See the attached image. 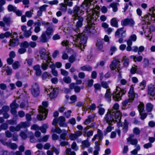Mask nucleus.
Returning a JSON list of instances; mask_svg holds the SVG:
<instances>
[{
    "label": "nucleus",
    "instance_id": "24",
    "mask_svg": "<svg viewBox=\"0 0 155 155\" xmlns=\"http://www.w3.org/2000/svg\"><path fill=\"white\" fill-rule=\"evenodd\" d=\"M3 20L4 23L6 24L7 26L9 27L10 26L11 20L10 18L7 17H4L3 18Z\"/></svg>",
    "mask_w": 155,
    "mask_h": 155
},
{
    "label": "nucleus",
    "instance_id": "32",
    "mask_svg": "<svg viewBox=\"0 0 155 155\" xmlns=\"http://www.w3.org/2000/svg\"><path fill=\"white\" fill-rule=\"evenodd\" d=\"M93 0H85L82 4V5L84 7L85 6L87 7L90 3L93 1Z\"/></svg>",
    "mask_w": 155,
    "mask_h": 155
},
{
    "label": "nucleus",
    "instance_id": "62",
    "mask_svg": "<svg viewBox=\"0 0 155 155\" xmlns=\"http://www.w3.org/2000/svg\"><path fill=\"white\" fill-rule=\"evenodd\" d=\"M31 33L30 31L26 30L24 32V36L25 37H28L31 35Z\"/></svg>",
    "mask_w": 155,
    "mask_h": 155
},
{
    "label": "nucleus",
    "instance_id": "27",
    "mask_svg": "<svg viewBox=\"0 0 155 155\" xmlns=\"http://www.w3.org/2000/svg\"><path fill=\"white\" fill-rule=\"evenodd\" d=\"M97 136L99 140H101L103 138V134L102 131L99 129L97 130Z\"/></svg>",
    "mask_w": 155,
    "mask_h": 155
},
{
    "label": "nucleus",
    "instance_id": "2",
    "mask_svg": "<svg viewBox=\"0 0 155 155\" xmlns=\"http://www.w3.org/2000/svg\"><path fill=\"white\" fill-rule=\"evenodd\" d=\"M149 11L150 12L144 16L143 17L144 21L148 24H150L152 22H155V6L150 8Z\"/></svg>",
    "mask_w": 155,
    "mask_h": 155
},
{
    "label": "nucleus",
    "instance_id": "30",
    "mask_svg": "<svg viewBox=\"0 0 155 155\" xmlns=\"http://www.w3.org/2000/svg\"><path fill=\"white\" fill-rule=\"evenodd\" d=\"M144 108L143 103H140L138 106V109L140 113L143 111Z\"/></svg>",
    "mask_w": 155,
    "mask_h": 155
},
{
    "label": "nucleus",
    "instance_id": "49",
    "mask_svg": "<svg viewBox=\"0 0 155 155\" xmlns=\"http://www.w3.org/2000/svg\"><path fill=\"white\" fill-rule=\"evenodd\" d=\"M128 141H130V143L132 145H136L138 143L137 140L136 139H130V140H128Z\"/></svg>",
    "mask_w": 155,
    "mask_h": 155
},
{
    "label": "nucleus",
    "instance_id": "36",
    "mask_svg": "<svg viewBox=\"0 0 155 155\" xmlns=\"http://www.w3.org/2000/svg\"><path fill=\"white\" fill-rule=\"evenodd\" d=\"M48 65L46 63L44 62L42 63L41 65L42 69L44 71L46 70L48 68Z\"/></svg>",
    "mask_w": 155,
    "mask_h": 155
},
{
    "label": "nucleus",
    "instance_id": "64",
    "mask_svg": "<svg viewBox=\"0 0 155 155\" xmlns=\"http://www.w3.org/2000/svg\"><path fill=\"white\" fill-rule=\"evenodd\" d=\"M52 138L53 140H56L59 139V136L57 134H54L52 135Z\"/></svg>",
    "mask_w": 155,
    "mask_h": 155
},
{
    "label": "nucleus",
    "instance_id": "59",
    "mask_svg": "<svg viewBox=\"0 0 155 155\" xmlns=\"http://www.w3.org/2000/svg\"><path fill=\"white\" fill-rule=\"evenodd\" d=\"M77 144L76 142H73L71 144V147L74 150H78V148L77 147Z\"/></svg>",
    "mask_w": 155,
    "mask_h": 155
},
{
    "label": "nucleus",
    "instance_id": "39",
    "mask_svg": "<svg viewBox=\"0 0 155 155\" xmlns=\"http://www.w3.org/2000/svg\"><path fill=\"white\" fill-rule=\"evenodd\" d=\"M129 64V59L128 58L124 59L123 63V66L125 67H127L128 66Z\"/></svg>",
    "mask_w": 155,
    "mask_h": 155
},
{
    "label": "nucleus",
    "instance_id": "20",
    "mask_svg": "<svg viewBox=\"0 0 155 155\" xmlns=\"http://www.w3.org/2000/svg\"><path fill=\"white\" fill-rule=\"evenodd\" d=\"M153 106L151 103H149L146 105V110L147 112H151L153 110Z\"/></svg>",
    "mask_w": 155,
    "mask_h": 155
},
{
    "label": "nucleus",
    "instance_id": "23",
    "mask_svg": "<svg viewBox=\"0 0 155 155\" xmlns=\"http://www.w3.org/2000/svg\"><path fill=\"white\" fill-rule=\"evenodd\" d=\"M7 9L9 12H14L15 10L17 9V8L12 5H9L8 6Z\"/></svg>",
    "mask_w": 155,
    "mask_h": 155
},
{
    "label": "nucleus",
    "instance_id": "40",
    "mask_svg": "<svg viewBox=\"0 0 155 155\" xmlns=\"http://www.w3.org/2000/svg\"><path fill=\"white\" fill-rule=\"evenodd\" d=\"M105 119L106 122L109 125H111L112 123V120L110 119L109 116L107 114L105 115Z\"/></svg>",
    "mask_w": 155,
    "mask_h": 155
},
{
    "label": "nucleus",
    "instance_id": "6",
    "mask_svg": "<svg viewBox=\"0 0 155 155\" xmlns=\"http://www.w3.org/2000/svg\"><path fill=\"white\" fill-rule=\"evenodd\" d=\"M48 112V110L47 109L45 108L42 109L40 111V113L41 114L37 115V119L38 120L41 121L42 120L44 117V119H45L47 117Z\"/></svg>",
    "mask_w": 155,
    "mask_h": 155
},
{
    "label": "nucleus",
    "instance_id": "14",
    "mask_svg": "<svg viewBox=\"0 0 155 155\" xmlns=\"http://www.w3.org/2000/svg\"><path fill=\"white\" fill-rule=\"evenodd\" d=\"M118 3L116 2H113L110 4V7L112 8V10L114 12H116L118 10V8L117 7V5Z\"/></svg>",
    "mask_w": 155,
    "mask_h": 155
},
{
    "label": "nucleus",
    "instance_id": "1",
    "mask_svg": "<svg viewBox=\"0 0 155 155\" xmlns=\"http://www.w3.org/2000/svg\"><path fill=\"white\" fill-rule=\"evenodd\" d=\"M91 27L90 26L86 27L83 32L79 34L75 39V42L80 45H83L84 48L85 46L84 45L87 42L88 38L87 34L91 33Z\"/></svg>",
    "mask_w": 155,
    "mask_h": 155
},
{
    "label": "nucleus",
    "instance_id": "18",
    "mask_svg": "<svg viewBox=\"0 0 155 155\" xmlns=\"http://www.w3.org/2000/svg\"><path fill=\"white\" fill-rule=\"evenodd\" d=\"M82 148L88 147H90V144L87 140H84L82 142Z\"/></svg>",
    "mask_w": 155,
    "mask_h": 155
},
{
    "label": "nucleus",
    "instance_id": "25",
    "mask_svg": "<svg viewBox=\"0 0 155 155\" xmlns=\"http://www.w3.org/2000/svg\"><path fill=\"white\" fill-rule=\"evenodd\" d=\"M20 66L19 61H15L12 64V68L14 69H16L18 68Z\"/></svg>",
    "mask_w": 155,
    "mask_h": 155
},
{
    "label": "nucleus",
    "instance_id": "51",
    "mask_svg": "<svg viewBox=\"0 0 155 155\" xmlns=\"http://www.w3.org/2000/svg\"><path fill=\"white\" fill-rule=\"evenodd\" d=\"M49 76L48 72H45L42 75V79L45 80Z\"/></svg>",
    "mask_w": 155,
    "mask_h": 155
},
{
    "label": "nucleus",
    "instance_id": "7",
    "mask_svg": "<svg viewBox=\"0 0 155 155\" xmlns=\"http://www.w3.org/2000/svg\"><path fill=\"white\" fill-rule=\"evenodd\" d=\"M135 24L133 19L132 18H126L122 20L121 25L123 26L130 25L133 26Z\"/></svg>",
    "mask_w": 155,
    "mask_h": 155
},
{
    "label": "nucleus",
    "instance_id": "42",
    "mask_svg": "<svg viewBox=\"0 0 155 155\" xmlns=\"http://www.w3.org/2000/svg\"><path fill=\"white\" fill-rule=\"evenodd\" d=\"M133 133L136 135H138L140 133L139 129L137 127H134L133 130Z\"/></svg>",
    "mask_w": 155,
    "mask_h": 155
},
{
    "label": "nucleus",
    "instance_id": "10",
    "mask_svg": "<svg viewBox=\"0 0 155 155\" xmlns=\"http://www.w3.org/2000/svg\"><path fill=\"white\" fill-rule=\"evenodd\" d=\"M46 50L44 49L43 50L40 51V58L41 59L45 60L47 59L48 55L46 53Z\"/></svg>",
    "mask_w": 155,
    "mask_h": 155
},
{
    "label": "nucleus",
    "instance_id": "50",
    "mask_svg": "<svg viewBox=\"0 0 155 155\" xmlns=\"http://www.w3.org/2000/svg\"><path fill=\"white\" fill-rule=\"evenodd\" d=\"M129 39H130L133 41H135L137 39V36L134 34L130 36Z\"/></svg>",
    "mask_w": 155,
    "mask_h": 155
},
{
    "label": "nucleus",
    "instance_id": "19",
    "mask_svg": "<svg viewBox=\"0 0 155 155\" xmlns=\"http://www.w3.org/2000/svg\"><path fill=\"white\" fill-rule=\"evenodd\" d=\"M29 46V44L28 42L26 41H25L21 42L20 44V46L22 48H27Z\"/></svg>",
    "mask_w": 155,
    "mask_h": 155
},
{
    "label": "nucleus",
    "instance_id": "28",
    "mask_svg": "<svg viewBox=\"0 0 155 155\" xmlns=\"http://www.w3.org/2000/svg\"><path fill=\"white\" fill-rule=\"evenodd\" d=\"M110 24L113 27L116 28H117L118 27V22L116 20H113V19H111L110 21Z\"/></svg>",
    "mask_w": 155,
    "mask_h": 155
},
{
    "label": "nucleus",
    "instance_id": "61",
    "mask_svg": "<svg viewBox=\"0 0 155 155\" xmlns=\"http://www.w3.org/2000/svg\"><path fill=\"white\" fill-rule=\"evenodd\" d=\"M61 74L62 75L65 76H67L68 75V73L67 71L62 69H61Z\"/></svg>",
    "mask_w": 155,
    "mask_h": 155
},
{
    "label": "nucleus",
    "instance_id": "4",
    "mask_svg": "<svg viewBox=\"0 0 155 155\" xmlns=\"http://www.w3.org/2000/svg\"><path fill=\"white\" fill-rule=\"evenodd\" d=\"M40 88L38 84L37 83H34L31 86V92L35 97H37L39 95Z\"/></svg>",
    "mask_w": 155,
    "mask_h": 155
},
{
    "label": "nucleus",
    "instance_id": "41",
    "mask_svg": "<svg viewBox=\"0 0 155 155\" xmlns=\"http://www.w3.org/2000/svg\"><path fill=\"white\" fill-rule=\"evenodd\" d=\"M67 134V132L66 131L64 130V132L61 134L60 136V138L63 140H65L66 136Z\"/></svg>",
    "mask_w": 155,
    "mask_h": 155
},
{
    "label": "nucleus",
    "instance_id": "45",
    "mask_svg": "<svg viewBox=\"0 0 155 155\" xmlns=\"http://www.w3.org/2000/svg\"><path fill=\"white\" fill-rule=\"evenodd\" d=\"M105 99L109 102L111 101V95L110 94H105L104 95Z\"/></svg>",
    "mask_w": 155,
    "mask_h": 155
},
{
    "label": "nucleus",
    "instance_id": "53",
    "mask_svg": "<svg viewBox=\"0 0 155 155\" xmlns=\"http://www.w3.org/2000/svg\"><path fill=\"white\" fill-rule=\"evenodd\" d=\"M0 26L3 27V30L5 31H6L8 30V28L5 27V25L4 22L2 21H0Z\"/></svg>",
    "mask_w": 155,
    "mask_h": 155
},
{
    "label": "nucleus",
    "instance_id": "60",
    "mask_svg": "<svg viewBox=\"0 0 155 155\" xmlns=\"http://www.w3.org/2000/svg\"><path fill=\"white\" fill-rule=\"evenodd\" d=\"M152 144L150 143H146L143 145V147L144 148L148 149L149 148H150L152 147Z\"/></svg>",
    "mask_w": 155,
    "mask_h": 155
},
{
    "label": "nucleus",
    "instance_id": "22",
    "mask_svg": "<svg viewBox=\"0 0 155 155\" xmlns=\"http://www.w3.org/2000/svg\"><path fill=\"white\" fill-rule=\"evenodd\" d=\"M11 108H15L17 109L19 105L16 103V100L15 99L10 104Z\"/></svg>",
    "mask_w": 155,
    "mask_h": 155
},
{
    "label": "nucleus",
    "instance_id": "37",
    "mask_svg": "<svg viewBox=\"0 0 155 155\" xmlns=\"http://www.w3.org/2000/svg\"><path fill=\"white\" fill-rule=\"evenodd\" d=\"M2 130H7L8 127V126L7 123H3L0 125Z\"/></svg>",
    "mask_w": 155,
    "mask_h": 155
},
{
    "label": "nucleus",
    "instance_id": "12",
    "mask_svg": "<svg viewBox=\"0 0 155 155\" xmlns=\"http://www.w3.org/2000/svg\"><path fill=\"white\" fill-rule=\"evenodd\" d=\"M118 60H116L115 61H112L110 65V67L111 71L115 70L117 68Z\"/></svg>",
    "mask_w": 155,
    "mask_h": 155
},
{
    "label": "nucleus",
    "instance_id": "11",
    "mask_svg": "<svg viewBox=\"0 0 155 155\" xmlns=\"http://www.w3.org/2000/svg\"><path fill=\"white\" fill-rule=\"evenodd\" d=\"M155 88L153 85H150L148 86L147 92L148 94L151 96L154 95Z\"/></svg>",
    "mask_w": 155,
    "mask_h": 155
},
{
    "label": "nucleus",
    "instance_id": "63",
    "mask_svg": "<svg viewBox=\"0 0 155 155\" xmlns=\"http://www.w3.org/2000/svg\"><path fill=\"white\" fill-rule=\"evenodd\" d=\"M71 110H68L67 112H64V115L67 118H69L71 116Z\"/></svg>",
    "mask_w": 155,
    "mask_h": 155
},
{
    "label": "nucleus",
    "instance_id": "46",
    "mask_svg": "<svg viewBox=\"0 0 155 155\" xmlns=\"http://www.w3.org/2000/svg\"><path fill=\"white\" fill-rule=\"evenodd\" d=\"M105 110L103 107H100L99 108L98 113L100 115H103L105 112Z\"/></svg>",
    "mask_w": 155,
    "mask_h": 155
},
{
    "label": "nucleus",
    "instance_id": "8",
    "mask_svg": "<svg viewBox=\"0 0 155 155\" xmlns=\"http://www.w3.org/2000/svg\"><path fill=\"white\" fill-rule=\"evenodd\" d=\"M73 12L75 17L78 16L79 15H82L84 14V11L77 5H75L73 7Z\"/></svg>",
    "mask_w": 155,
    "mask_h": 155
},
{
    "label": "nucleus",
    "instance_id": "3",
    "mask_svg": "<svg viewBox=\"0 0 155 155\" xmlns=\"http://www.w3.org/2000/svg\"><path fill=\"white\" fill-rule=\"evenodd\" d=\"M116 91L113 92L112 94L113 98L116 101H118L121 99L122 96L124 95L126 92V88H121L117 86Z\"/></svg>",
    "mask_w": 155,
    "mask_h": 155
},
{
    "label": "nucleus",
    "instance_id": "47",
    "mask_svg": "<svg viewBox=\"0 0 155 155\" xmlns=\"http://www.w3.org/2000/svg\"><path fill=\"white\" fill-rule=\"evenodd\" d=\"M128 96L129 98L132 100L133 101L135 98V95L136 94L135 93H131L128 94Z\"/></svg>",
    "mask_w": 155,
    "mask_h": 155
},
{
    "label": "nucleus",
    "instance_id": "33",
    "mask_svg": "<svg viewBox=\"0 0 155 155\" xmlns=\"http://www.w3.org/2000/svg\"><path fill=\"white\" fill-rule=\"evenodd\" d=\"M70 99L71 101V104L75 103L77 100V97L76 95H73L71 96L70 97Z\"/></svg>",
    "mask_w": 155,
    "mask_h": 155
},
{
    "label": "nucleus",
    "instance_id": "52",
    "mask_svg": "<svg viewBox=\"0 0 155 155\" xmlns=\"http://www.w3.org/2000/svg\"><path fill=\"white\" fill-rule=\"evenodd\" d=\"M91 121V118L89 116L88 118L86 119L84 122V124L85 125L88 124Z\"/></svg>",
    "mask_w": 155,
    "mask_h": 155
},
{
    "label": "nucleus",
    "instance_id": "58",
    "mask_svg": "<svg viewBox=\"0 0 155 155\" xmlns=\"http://www.w3.org/2000/svg\"><path fill=\"white\" fill-rule=\"evenodd\" d=\"M8 69L5 70L7 74L8 75H11L12 74V70L8 67Z\"/></svg>",
    "mask_w": 155,
    "mask_h": 155
},
{
    "label": "nucleus",
    "instance_id": "54",
    "mask_svg": "<svg viewBox=\"0 0 155 155\" xmlns=\"http://www.w3.org/2000/svg\"><path fill=\"white\" fill-rule=\"evenodd\" d=\"M101 86L104 88L107 89L108 87V83L106 82L102 81L101 83Z\"/></svg>",
    "mask_w": 155,
    "mask_h": 155
},
{
    "label": "nucleus",
    "instance_id": "38",
    "mask_svg": "<svg viewBox=\"0 0 155 155\" xmlns=\"http://www.w3.org/2000/svg\"><path fill=\"white\" fill-rule=\"evenodd\" d=\"M21 128H26L29 126V123L27 122H21L20 123Z\"/></svg>",
    "mask_w": 155,
    "mask_h": 155
},
{
    "label": "nucleus",
    "instance_id": "44",
    "mask_svg": "<svg viewBox=\"0 0 155 155\" xmlns=\"http://www.w3.org/2000/svg\"><path fill=\"white\" fill-rule=\"evenodd\" d=\"M20 135L21 138L23 140L26 139L27 137V134L23 131L20 132Z\"/></svg>",
    "mask_w": 155,
    "mask_h": 155
},
{
    "label": "nucleus",
    "instance_id": "26",
    "mask_svg": "<svg viewBox=\"0 0 155 155\" xmlns=\"http://www.w3.org/2000/svg\"><path fill=\"white\" fill-rule=\"evenodd\" d=\"M113 114H114V116L115 119H119V117L120 118V119L121 118V114L120 111H117L116 112H113Z\"/></svg>",
    "mask_w": 155,
    "mask_h": 155
},
{
    "label": "nucleus",
    "instance_id": "55",
    "mask_svg": "<svg viewBox=\"0 0 155 155\" xmlns=\"http://www.w3.org/2000/svg\"><path fill=\"white\" fill-rule=\"evenodd\" d=\"M95 146L94 149L95 150L100 151V145L98 144V141H96L95 142Z\"/></svg>",
    "mask_w": 155,
    "mask_h": 155
},
{
    "label": "nucleus",
    "instance_id": "16",
    "mask_svg": "<svg viewBox=\"0 0 155 155\" xmlns=\"http://www.w3.org/2000/svg\"><path fill=\"white\" fill-rule=\"evenodd\" d=\"M53 31V28L51 27H48L45 32L48 36H49L52 35Z\"/></svg>",
    "mask_w": 155,
    "mask_h": 155
},
{
    "label": "nucleus",
    "instance_id": "31",
    "mask_svg": "<svg viewBox=\"0 0 155 155\" xmlns=\"http://www.w3.org/2000/svg\"><path fill=\"white\" fill-rule=\"evenodd\" d=\"M17 117H15L14 119L13 118L12 119L8 120V123L9 124L11 125H14L17 124Z\"/></svg>",
    "mask_w": 155,
    "mask_h": 155
},
{
    "label": "nucleus",
    "instance_id": "21",
    "mask_svg": "<svg viewBox=\"0 0 155 155\" xmlns=\"http://www.w3.org/2000/svg\"><path fill=\"white\" fill-rule=\"evenodd\" d=\"M94 92L96 93L97 91H101V85L99 83L95 84L94 85Z\"/></svg>",
    "mask_w": 155,
    "mask_h": 155
},
{
    "label": "nucleus",
    "instance_id": "13",
    "mask_svg": "<svg viewBox=\"0 0 155 155\" xmlns=\"http://www.w3.org/2000/svg\"><path fill=\"white\" fill-rule=\"evenodd\" d=\"M130 58L133 59L134 61L135 62L137 61L140 62L143 59V57L141 55L136 57L135 56L132 55L130 56Z\"/></svg>",
    "mask_w": 155,
    "mask_h": 155
},
{
    "label": "nucleus",
    "instance_id": "35",
    "mask_svg": "<svg viewBox=\"0 0 155 155\" xmlns=\"http://www.w3.org/2000/svg\"><path fill=\"white\" fill-rule=\"evenodd\" d=\"M52 132L54 133L55 132L58 134H60L62 132L61 130L59 128H56L54 129H52L51 130Z\"/></svg>",
    "mask_w": 155,
    "mask_h": 155
},
{
    "label": "nucleus",
    "instance_id": "15",
    "mask_svg": "<svg viewBox=\"0 0 155 155\" xmlns=\"http://www.w3.org/2000/svg\"><path fill=\"white\" fill-rule=\"evenodd\" d=\"M81 69L82 71H92V67L89 65H84L80 68Z\"/></svg>",
    "mask_w": 155,
    "mask_h": 155
},
{
    "label": "nucleus",
    "instance_id": "29",
    "mask_svg": "<svg viewBox=\"0 0 155 155\" xmlns=\"http://www.w3.org/2000/svg\"><path fill=\"white\" fill-rule=\"evenodd\" d=\"M16 109L15 108H11V114L14 115L13 117V119H14L15 117H17V111H16Z\"/></svg>",
    "mask_w": 155,
    "mask_h": 155
},
{
    "label": "nucleus",
    "instance_id": "5",
    "mask_svg": "<svg viewBox=\"0 0 155 155\" xmlns=\"http://www.w3.org/2000/svg\"><path fill=\"white\" fill-rule=\"evenodd\" d=\"M52 89V91L49 94V97L51 99H53L57 97L59 94V88L58 87L53 88V87H51L49 88V91Z\"/></svg>",
    "mask_w": 155,
    "mask_h": 155
},
{
    "label": "nucleus",
    "instance_id": "17",
    "mask_svg": "<svg viewBox=\"0 0 155 155\" xmlns=\"http://www.w3.org/2000/svg\"><path fill=\"white\" fill-rule=\"evenodd\" d=\"M48 40L46 34L45 33H43L40 38V41L43 43H45Z\"/></svg>",
    "mask_w": 155,
    "mask_h": 155
},
{
    "label": "nucleus",
    "instance_id": "48",
    "mask_svg": "<svg viewBox=\"0 0 155 155\" xmlns=\"http://www.w3.org/2000/svg\"><path fill=\"white\" fill-rule=\"evenodd\" d=\"M48 6V5L46 4H44L41 6L39 8V9L43 12V11H45L46 10V7Z\"/></svg>",
    "mask_w": 155,
    "mask_h": 155
},
{
    "label": "nucleus",
    "instance_id": "57",
    "mask_svg": "<svg viewBox=\"0 0 155 155\" xmlns=\"http://www.w3.org/2000/svg\"><path fill=\"white\" fill-rule=\"evenodd\" d=\"M94 82V80L92 79L89 80L87 81V84L88 86L89 87H92L93 85Z\"/></svg>",
    "mask_w": 155,
    "mask_h": 155
},
{
    "label": "nucleus",
    "instance_id": "43",
    "mask_svg": "<svg viewBox=\"0 0 155 155\" xmlns=\"http://www.w3.org/2000/svg\"><path fill=\"white\" fill-rule=\"evenodd\" d=\"M69 137L71 140H74L78 139L74 133H70L69 135Z\"/></svg>",
    "mask_w": 155,
    "mask_h": 155
},
{
    "label": "nucleus",
    "instance_id": "56",
    "mask_svg": "<svg viewBox=\"0 0 155 155\" xmlns=\"http://www.w3.org/2000/svg\"><path fill=\"white\" fill-rule=\"evenodd\" d=\"M124 27H122L117 29L115 33V35L116 36H119L120 34V32L123 30Z\"/></svg>",
    "mask_w": 155,
    "mask_h": 155
},
{
    "label": "nucleus",
    "instance_id": "34",
    "mask_svg": "<svg viewBox=\"0 0 155 155\" xmlns=\"http://www.w3.org/2000/svg\"><path fill=\"white\" fill-rule=\"evenodd\" d=\"M64 81L66 84H69L71 82V79L69 76L64 77L63 78Z\"/></svg>",
    "mask_w": 155,
    "mask_h": 155
},
{
    "label": "nucleus",
    "instance_id": "9",
    "mask_svg": "<svg viewBox=\"0 0 155 155\" xmlns=\"http://www.w3.org/2000/svg\"><path fill=\"white\" fill-rule=\"evenodd\" d=\"M19 44V39L17 37L15 39H11L9 43V45L14 47L18 46Z\"/></svg>",
    "mask_w": 155,
    "mask_h": 155
}]
</instances>
